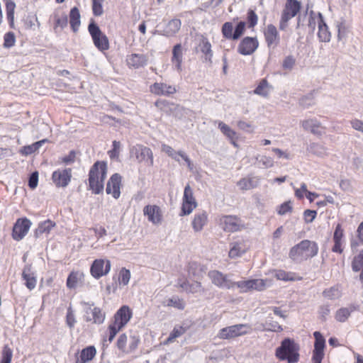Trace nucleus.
<instances>
[{
  "mask_svg": "<svg viewBox=\"0 0 363 363\" xmlns=\"http://www.w3.org/2000/svg\"><path fill=\"white\" fill-rule=\"evenodd\" d=\"M258 23V16L255 11L251 9L247 12V23L242 21H239L234 28L233 23L230 21L225 22L221 27V33L223 37L229 40H238L245 33L246 27L254 29Z\"/></svg>",
  "mask_w": 363,
  "mask_h": 363,
  "instance_id": "obj_1",
  "label": "nucleus"
},
{
  "mask_svg": "<svg viewBox=\"0 0 363 363\" xmlns=\"http://www.w3.org/2000/svg\"><path fill=\"white\" fill-rule=\"evenodd\" d=\"M108 173L107 162L98 160L90 167L88 174L89 189L94 194L102 193Z\"/></svg>",
  "mask_w": 363,
  "mask_h": 363,
  "instance_id": "obj_2",
  "label": "nucleus"
},
{
  "mask_svg": "<svg viewBox=\"0 0 363 363\" xmlns=\"http://www.w3.org/2000/svg\"><path fill=\"white\" fill-rule=\"evenodd\" d=\"M318 245L315 241L303 240L290 249L289 256L295 262H303L317 255Z\"/></svg>",
  "mask_w": 363,
  "mask_h": 363,
  "instance_id": "obj_3",
  "label": "nucleus"
},
{
  "mask_svg": "<svg viewBox=\"0 0 363 363\" xmlns=\"http://www.w3.org/2000/svg\"><path fill=\"white\" fill-rule=\"evenodd\" d=\"M133 316L132 309L126 305L122 306L114 314L113 321L107 328L108 341L111 342L116 334L130 321Z\"/></svg>",
  "mask_w": 363,
  "mask_h": 363,
  "instance_id": "obj_4",
  "label": "nucleus"
},
{
  "mask_svg": "<svg viewBox=\"0 0 363 363\" xmlns=\"http://www.w3.org/2000/svg\"><path fill=\"white\" fill-rule=\"evenodd\" d=\"M299 346L294 340L286 338L280 347H277L275 355L281 361H286L288 363H296L299 360Z\"/></svg>",
  "mask_w": 363,
  "mask_h": 363,
  "instance_id": "obj_5",
  "label": "nucleus"
},
{
  "mask_svg": "<svg viewBox=\"0 0 363 363\" xmlns=\"http://www.w3.org/2000/svg\"><path fill=\"white\" fill-rule=\"evenodd\" d=\"M301 8V2L297 0H286L279 21V29L284 30L288 27V22L296 16Z\"/></svg>",
  "mask_w": 363,
  "mask_h": 363,
  "instance_id": "obj_6",
  "label": "nucleus"
},
{
  "mask_svg": "<svg viewBox=\"0 0 363 363\" xmlns=\"http://www.w3.org/2000/svg\"><path fill=\"white\" fill-rule=\"evenodd\" d=\"M88 30L95 47L101 52H105L110 48L108 37L102 33L96 23L92 21L88 26Z\"/></svg>",
  "mask_w": 363,
  "mask_h": 363,
  "instance_id": "obj_7",
  "label": "nucleus"
},
{
  "mask_svg": "<svg viewBox=\"0 0 363 363\" xmlns=\"http://www.w3.org/2000/svg\"><path fill=\"white\" fill-rule=\"evenodd\" d=\"M251 331V326L248 324H236L220 329L218 336L220 339L230 340L245 335Z\"/></svg>",
  "mask_w": 363,
  "mask_h": 363,
  "instance_id": "obj_8",
  "label": "nucleus"
},
{
  "mask_svg": "<svg viewBox=\"0 0 363 363\" xmlns=\"http://www.w3.org/2000/svg\"><path fill=\"white\" fill-rule=\"evenodd\" d=\"M315 24H318V37L319 40L322 42H329L331 34L324 21L323 15L320 13L315 14L312 12L309 17L308 26L314 29Z\"/></svg>",
  "mask_w": 363,
  "mask_h": 363,
  "instance_id": "obj_9",
  "label": "nucleus"
},
{
  "mask_svg": "<svg viewBox=\"0 0 363 363\" xmlns=\"http://www.w3.org/2000/svg\"><path fill=\"white\" fill-rule=\"evenodd\" d=\"M270 283L268 279H255L235 282V286L240 289L241 293H246L250 291H263Z\"/></svg>",
  "mask_w": 363,
  "mask_h": 363,
  "instance_id": "obj_10",
  "label": "nucleus"
},
{
  "mask_svg": "<svg viewBox=\"0 0 363 363\" xmlns=\"http://www.w3.org/2000/svg\"><path fill=\"white\" fill-rule=\"evenodd\" d=\"M219 225L225 232L235 233L244 228L241 219L236 216H222L219 218Z\"/></svg>",
  "mask_w": 363,
  "mask_h": 363,
  "instance_id": "obj_11",
  "label": "nucleus"
},
{
  "mask_svg": "<svg viewBox=\"0 0 363 363\" xmlns=\"http://www.w3.org/2000/svg\"><path fill=\"white\" fill-rule=\"evenodd\" d=\"M197 206L196 200L189 184H187L184 191L182 198L181 216L189 215Z\"/></svg>",
  "mask_w": 363,
  "mask_h": 363,
  "instance_id": "obj_12",
  "label": "nucleus"
},
{
  "mask_svg": "<svg viewBox=\"0 0 363 363\" xmlns=\"http://www.w3.org/2000/svg\"><path fill=\"white\" fill-rule=\"evenodd\" d=\"M31 221L27 218H18L13 225L11 236L14 240H21L28 233Z\"/></svg>",
  "mask_w": 363,
  "mask_h": 363,
  "instance_id": "obj_13",
  "label": "nucleus"
},
{
  "mask_svg": "<svg viewBox=\"0 0 363 363\" xmlns=\"http://www.w3.org/2000/svg\"><path fill=\"white\" fill-rule=\"evenodd\" d=\"M131 152L135 155L138 162L145 163L150 167L153 165L154 157L150 147L138 145L132 148Z\"/></svg>",
  "mask_w": 363,
  "mask_h": 363,
  "instance_id": "obj_14",
  "label": "nucleus"
},
{
  "mask_svg": "<svg viewBox=\"0 0 363 363\" xmlns=\"http://www.w3.org/2000/svg\"><path fill=\"white\" fill-rule=\"evenodd\" d=\"M259 45V43L256 36H246L240 41L237 51L242 55H251L257 50Z\"/></svg>",
  "mask_w": 363,
  "mask_h": 363,
  "instance_id": "obj_15",
  "label": "nucleus"
},
{
  "mask_svg": "<svg viewBox=\"0 0 363 363\" xmlns=\"http://www.w3.org/2000/svg\"><path fill=\"white\" fill-rule=\"evenodd\" d=\"M111 262L108 259H96L91 265L90 273L94 278L98 279L107 275L111 271Z\"/></svg>",
  "mask_w": 363,
  "mask_h": 363,
  "instance_id": "obj_16",
  "label": "nucleus"
},
{
  "mask_svg": "<svg viewBox=\"0 0 363 363\" xmlns=\"http://www.w3.org/2000/svg\"><path fill=\"white\" fill-rule=\"evenodd\" d=\"M315 338L314 349L313 350L312 361L313 363H321L324 357V350L325 347V340L318 331L313 333Z\"/></svg>",
  "mask_w": 363,
  "mask_h": 363,
  "instance_id": "obj_17",
  "label": "nucleus"
},
{
  "mask_svg": "<svg viewBox=\"0 0 363 363\" xmlns=\"http://www.w3.org/2000/svg\"><path fill=\"white\" fill-rule=\"evenodd\" d=\"M122 188V177L118 173H114L108 179L106 183V192L111 195L115 199L121 196V189Z\"/></svg>",
  "mask_w": 363,
  "mask_h": 363,
  "instance_id": "obj_18",
  "label": "nucleus"
},
{
  "mask_svg": "<svg viewBox=\"0 0 363 363\" xmlns=\"http://www.w3.org/2000/svg\"><path fill=\"white\" fill-rule=\"evenodd\" d=\"M72 177V169L65 168L57 169L52 174V182L57 187H66L71 182Z\"/></svg>",
  "mask_w": 363,
  "mask_h": 363,
  "instance_id": "obj_19",
  "label": "nucleus"
},
{
  "mask_svg": "<svg viewBox=\"0 0 363 363\" xmlns=\"http://www.w3.org/2000/svg\"><path fill=\"white\" fill-rule=\"evenodd\" d=\"M208 277L212 284L219 288L231 289L235 286V282L230 281L226 274L218 270H211L208 273Z\"/></svg>",
  "mask_w": 363,
  "mask_h": 363,
  "instance_id": "obj_20",
  "label": "nucleus"
},
{
  "mask_svg": "<svg viewBox=\"0 0 363 363\" xmlns=\"http://www.w3.org/2000/svg\"><path fill=\"white\" fill-rule=\"evenodd\" d=\"M265 43L268 48H274L280 43V35L277 27L272 23L268 24L262 30Z\"/></svg>",
  "mask_w": 363,
  "mask_h": 363,
  "instance_id": "obj_21",
  "label": "nucleus"
},
{
  "mask_svg": "<svg viewBox=\"0 0 363 363\" xmlns=\"http://www.w3.org/2000/svg\"><path fill=\"white\" fill-rule=\"evenodd\" d=\"M143 214L154 225L160 224L163 220L162 211L157 205H146L143 208Z\"/></svg>",
  "mask_w": 363,
  "mask_h": 363,
  "instance_id": "obj_22",
  "label": "nucleus"
},
{
  "mask_svg": "<svg viewBox=\"0 0 363 363\" xmlns=\"http://www.w3.org/2000/svg\"><path fill=\"white\" fill-rule=\"evenodd\" d=\"M150 91L157 96H169L177 91L175 86L164 82H155L150 86Z\"/></svg>",
  "mask_w": 363,
  "mask_h": 363,
  "instance_id": "obj_23",
  "label": "nucleus"
},
{
  "mask_svg": "<svg viewBox=\"0 0 363 363\" xmlns=\"http://www.w3.org/2000/svg\"><path fill=\"white\" fill-rule=\"evenodd\" d=\"M344 229L340 223L337 224L333 233V246L331 248L333 252L342 254L344 251Z\"/></svg>",
  "mask_w": 363,
  "mask_h": 363,
  "instance_id": "obj_24",
  "label": "nucleus"
},
{
  "mask_svg": "<svg viewBox=\"0 0 363 363\" xmlns=\"http://www.w3.org/2000/svg\"><path fill=\"white\" fill-rule=\"evenodd\" d=\"M125 61L128 67L138 69L147 65L148 57L143 54L132 53L127 56Z\"/></svg>",
  "mask_w": 363,
  "mask_h": 363,
  "instance_id": "obj_25",
  "label": "nucleus"
},
{
  "mask_svg": "<svg viewBox=\"0 0 363 363\" xmlns=\"http://www.w3.org/2000/svg\"><path fill=\"white\" fill-rule=\"evenodd\" d=\"M21 277L28 289L31 291L35 288L37 284V278L35 273L32 270L30 265L28 264L23 267Z\"/></svg>",
  "mask_w": 363,
  "mask_h": 363,
  "instance_id": "obj_26",
  "label": "nucleus"
},
{
  "mask_svg": "<svg viewBox=\"0 0 363 363\" xmlns=\"http://www.w3.org/2000/svg\"><path fill=\"white\" fill-rule=\"evenodd\" d=\"M302 126L314 135H320L324 133L325 127L316 119H308L302 121Z\"/></svg>",
  "mask_w": 363,
  "mask_h": 363,
  "instance_id": "obj_27",
  "label": "nucleus"
},
{
  "mask_svg": "<svg viewBox=\"0 0 363 363\" xmlns=\"http://www.w3.org/2000/svg\"><path fill=\"white\" fill-rule=\"evenodd\" d=\"M84 274L80 271H72L67 277L66 286L69 289H74L84 281Z\"/></svg>",
  "mask_w": 363,
  "mask_h": 363,
  "instance_id": "obj_28",
  "label": "nucleus"
},
{
  "mask_svg": "<svg viewBox=\"0 0 363 363\" xmlns=\"http://www.w3.org/2000/svg\"><path fill=\"white\" fill-rule=\"evenodd\" d=\"M96 354L94 346H88L82 350L79 356L76 359V363H86L91 361Z\"/></svg>",
  "mask_w": 363,
  "mask_h": 363,
  "instance_id": "obj_29",
  "label": "nucleus"
},
{
  "mask_svg": "<svg viewBox=\"0 0 363 363\" xmlns=\"http://www.w3.org/2000/svg\"><path fill=\"white\" fill-rule=\"evenodd\" d=\"M274 277L278 280L284 281H300L302 279L301 277H299L295 272H286L283 269H274L273 271Z\"/></svg>",
  "mask_w": 363,
  "mask_h": 363,
  "instance_id": "obj_30",
  "label": "nucleus"
},
{
  "mask_svg": "<svg viewBox=\"0 0 363 363\" xmlns=\"http://www.w3.org/2000/svg\"><path fill=\"white\" fill-rule=\"evenodd\" d=\"M69 25L71 27V29L74 33H76L79 30V28L81 25V15L79 13V10L77 7L74 6L71 9L69 14Z\"/></svg>",
  "mask_w": 363,
  "mask_h": 363,
  "instance_id": "obj_31",
  "label": "nucleus"
},
{
  "mask_svg": "<svg viewBox=\"0 0 363 363\" xmlns=\"http://www.w3.org/2000/svg\"><path fill=\"white\" fill-rule=\"evenodd\" d=\"M247 250V247L245 246L243 242H235L231 244L228 252V257L231 259H235L241 257Z\"/></svg>",
  "mask_w": 363,
  "mask_h": 363,
  "instance_id": "obj_32",
  "label": "nucleus"
},
{
  "mask_svg": "<svg viewBox=\"0 0 363 363\" xmlns=\"http://www.w3.org/2000/svg\"><path fill=\"white\" fill-rule=\"evenodd\" d=\"M208 222V215L206 212L198 213L194 215L191 225L196 232L201 231Z\"/></svg>",
  "mask_w": 363,
  "mask_h": 363,
  "instance_id": "obj_33",
  "label": "nucleus"
},
{
  "mask_svg": "<svg viewBox=\"0 0 363 363\" xmlns=\"http://www.w3.org/2000/svg\"><path fill=\"white\" fill-rule=\"evenodd\" d=\"M54 26L53 28L55 31L60 28L64 29L68 23L67 15L64 11H55L53 14Z\"/></svg>",
  "mask_w": 363,
  "mask_h": 363,
  "instance_id": "obj_34",
  "label": "nucleus"
},
{
  "mask_svg": "<svg viewBox=\"0 0 363 363\" xmlns=\"http://www.w3.org/2000/svg\"><path fill=\"white\" fill-rule=\"evenodd\" d=\"M218 128L222 132V133L230 140L233 146L238 147V144L236 142L238 140V136L236 132L231 129L228 125H226L225 123L222 121H220L218 123Z\"/></svg>",
  "mask_w": 363,
  "mask_h": 363,
  "instance_id": "obj_35",
  "label": "nucleus"
},
{
  "mask_svg": "<svg viewBox=\"0 0 363 363\" xmlns=\"http://www.w3.org/2000/svg\"><path fill=\"white\" fill-rule=\"evenodd\" d=\"M201 52L203 54L205 60L211 62L213 57V51L211 44L207 38L203 37L199 43Z\"/></svg>",
  "mask_w": 363,
  "mask_h": 363,
  "instance_id": "obj_36",
  "label": "nucleus"
},
{
  "mask_svg": "<svg viewBox=\"0 0 363 363\" xmlns=\"http://www.w3.org/2000/svg\"><path fill=\"white\" fill-rule=\"evenodd\" d=\"M172 62L175 65L177 71H182V48L181 44H177L172 49Z\"/></svg>",
  "mask_w": 363,
  "mask_h": 363,
  "instance_id": "obj_37",
  "label": "nucleus"
},
{
  "mask_svg": "<svg viewBox=\"0 0 363 363\" xmlns=\"http://www.w3.org/2000/svg\"><path fill=\"white\" fill-rule=\"evenodd\" d=\"M90 313L91 314V318L86 317V320L87 322L91 321L95 324H101L104 321L105 313L100 308L94 307V308L90 309Z\"/></svg>",
  "mask_w": 363,
  "mask_h": 363,
  "instance_id": "obj_38",
  "label": "nucleus"
},
{
  "mask_svg": "<svg viewBox=\"0 0 363 363\" xmlns=\"http://www.w3.org/2000/svg\"><path fill=\"white\" fill-rule=\"evenodd\" d=\"M182 22L179 19H172L167 24L164 32L167 36H172L180 30Z\"/></svg>",
  "mask_w": 363,
  "mask_h": 363,
  "instance_id": "obj_39",
  "label": "nucleus"
},
{
  "mask_svg": "<svg viewBox=\"0 0 363 363\" xmlns=\"http://www.w3.org/2000/svg\"><path fill=\"white\" fill-rule=\"evenodd\" d=\"M47 142H48V140L47 139H43V140H39L38 142H35L30 145L23 146L21 149L20 153L23 155H31V154L35 152L43 145V144L47 143Z\"/></svg>",
  "mask_w": 363,
  "mask_h": 363,
  "instance_id": "obj_40",
  "label": "nucleus"
},
{
  "mask_svg": "<svg viewBox=\"0 0 363 363\" xmlns=\"http://www.w3.org/2000/svg\"><path fill=\"white\" fill-rule=\"evenodd\" d=\"M16 9V4L11 0L6 1V18L11 28H14V13Z\"/></svg>",
  "mask_w": 363,
  "mask_h": 363,
  "instance_id": "obj_41",
  "label": "nucleus"
},
{
  "mask_svg": "<svg viewBox=\"0 0 363 363\" xmlns=\"http://www.w3.org/2000/svg\"><path fill=\"white\" fill-rule=\"evenodd\" d=\"M269 88L267 80L266 79H262L254 90V93L255 94L267 97L269 91Z\"/></svg>",
  "mask_w": 363,
  "mask_h": 363,
  "instance_id": "obj_42",
  "label": "nucleus"
},
{
  "mask_svg": "<svg viewBox=\"0 0 363 363\" xmlns=\"http://www.w3.org/2000/svg\"><path fill=\"white\" fill-rule=\"evenodd\" d=\"M323 296L329 300H334L340 297L341 292L338 286H334L330 288L325 289L323 291Z\"/></svg>",
  "mask_w": 363,
  "mask_h": 363,
  "instance_id": "obj_43",
  "label": "nucleus"
},
{
  "mask_svg": "<svg viewBox=\"0 0 363 363\" xmlns=\"http://www.w3.org/2000/svg\"><path fill=\"white\" fill-rule=\"evenodd\" d=\"M55 226V223L50 219H48L39 223L38 228L36 229V233H49L52 228Z\"/></svg>",
  "mask_w": 363,
  "mask_h": 363,
  "instance_id": "obj_44",
  "label": "nucleus"
},
{
  "mask_svg": "<svg viewBox=\"0 0 363 363\" xmlns=\"http://www.w3.org/2000/svg\"><path fill=\"white\" fill-rule=\"evenodd\" d=\"M352 311V309L348 308H341L336 311L335 318L338 322H345L350 316Z\"/></svg>",
  "mask_w": 363,
  "mask_h": 363,
  "instance_id": "obj_45",
  "label": "nucleus"
},
{
  "mask_svg": "<svg viewBox=\"0 0 363 363\" xmlns=\"http://www.w3.org/2000/svg\"><path fill=\"white\" fill-rule=\"evenodd\" d=\"M351 266L354 272H359L363 269V250L354 257Z\"/></svg>",
  "mask_w": 363,
  "mask_h": 363,
  "instance_id": "obj_46",
  "label": "nucleus"
},
{
  "mask_svg": "<svg viewBox=\"0 0 363 363\" xmlns=\"http://www.w3.org/2000/svg\"><path fill=\"white\" fill-rule=\"evenodd\" d=\"M186 331V328L183 326H176L174 328L171 333L169 334V336L168 337L167 342H173L177 337H180L183 334H184Z\"/></svg>",
  "mask_w": 363,
  "mask_h": 363,
  "instance_id": "obj_47",
  "label": "nucleus"
},
{
  "mask_svg": "<svg viewBox=\"0 0 363 363\" xmlns=\"http://www.w3.org/2000/svg\"><path fill=\"white\" fill-rule=\"evenodd\" d=\"M104 0H91V9L95 16H100L104 13L103 3Z\"/></svg>",
  "mask_w": 363,
  "mask_h": 363,
  "instance_id": "obj_48",
  "label": "nucleus"
},
{
  "mask_svg": "<svg viewBox=\"0 0 363 363\" xmlns=\"http://www.w3.org/2000/svg\"><path fill=\"white\" fill-rule=\"evenodd\" d=\"M238 186L241 190H248L256 186L252 178H243L238 182Z\"/></svg>",
  "mask_w": 363,
  "mask_h": 363,
  "instance_id": "obj_49",
  "label": "nucleus"
},
{
  "mask_svg": "<svg viewBox=\"0 0 363 363\" xmlns=\"http://www.w3.org/2000/svg\"><path fill=\"white\" fill-rule=\"evenodd\" d=\"M130 279V272L129 269L122 268L118 274V282L120 284L125 286L128 284Z\"/></svg>",
  "mask_w": 363,
  "mask_h": 363,
  "instance_id": "obj_50",
  "label": "nucleus"
},
{
  "mask_svg": "<svg viewBox=\"0 0 363 363\" xmlns=\"http://www.w3.org/2000/svg\"><path fill=\"white\" fill-rule=\"evenodd\" d=\"M12 357V350L8 345H4L1 352V359L0 363H11Z\"/></svg>",
  "mask_w": 363,
  "mask_h": 363,
  "instance_id": "obj_51",
  "label": "nucleus"
},
{
  "mask_svg": "<svg viewBox=\"0 0 363 363\" xmlns=\"http://www.w3.org/2000/svg\"><path fill=\"white\" fill-rule=\"evenodd\" d=\"M16 36L13 32H7L4 35V47L10 48L15 45Z\"/></svg>",
  "mask_w": 363,
  "mask_h": 363,
  "instance_id": "obj_52",
  "label": "nucleus"
},
{
  "mask_svg": "<svg viewBox=\"0 0 363 363\" xmlns=\"http://www.w3.org/2000/svg\"><path fill=\"white\" fill-rule=\"evenodd\" d=\"M293 210L291 201H285L277 207V213L280 216L291 213Z\"/></svg>",
  "mask_w": 363,
  "mask_h": 363,
  "instance_id": "obj_53",
  "label": "nucleus"
},
{
  "mask_svg": "<svg viewBox=\"0 0 363 363\" xmlns=\"http://www.w3.org/2000/svg\"><path fill=\"white\" fill-rule=\"evenodd\" d=\"M167 306H172V307L176 308L179 310H183L185 307V303L183 301V299H182V298H179L178 297H176V298L174 297V298H169L167 301Z\"/></svg>",
  "mask_w": 363,
  "mask_h": 363,
  "instance_id": "obj_54",
  "label": "nucleus"
},
{
  "mask_svg": "<svg viewBox=\"0 0 363 363\" xmlns=\"http://www.w3.org/2000/svg\"><path fill=\"white\" fill-rule=\"evenodd\" d=\"M113 148L108 151V155L111 159L118 158L120 153L121 143L114 140L112 144Z\"/></svg>",
  "mask_w": 363,
  "mask_h": 363,
  "instance_id": "obj_55",
  "label": "nucleus"
},
{
  "mask_svg": "<svg viewBox=\"0 0 363 363\" xmlns=\"http://www.w3.org/2000/svg\"><path fill=\"white\" fill-rule=\"evenodd\" d=\"M296 63V59L292 55H289L284 58L282 63L284 69L291 70Z\"/></svg>",
  "mask_w": 363,
  "mask_h": 363,
  "instance_id": "obj_56",
  "label": "nucleus"
},
{
  "mask_svg": "<svg viewBox=\"0 0 363 363\" xmlns=\"http://www.w3.org/2000/svg\"><path fill=\"white\" fill-rule=\"evenodd\" d=\"M162 150L172 158L179 161V159L177 158L178 152H176L171 146L164 144L162 145Z\"/></svg>",
  "mask_w": 363,
  "mask_h": 363,
  "instance_id": "obj_57",
  "label": "nucleus"
},
{
  "mask_svg": "<svg viewBox=\"0 0 363 363\" xmlns=\"http://www.w3.org/2000/svg\"><path fill=\"white\" fill-rule=\"evenodd\" d=\"M38 182V172L37 171L33 172L29 177L28 186L31 189H34L37 187Z\"/></svg>",
  "mask_w": 363,
  "mask_h": 363,
  "instance_id": "obj_58",
  "label": "nucleus"
},
{
  "mask_svg": "<svg viewBox=\"0 0 363 363\" xmlns=\"http://www.w3.org/2000/svg\"><path fill=\"white\" fill-rule=\"evenodd\" d=\"M172 104V103H170L165 99H158L155 102V106L160 110L163 111H165L167 108H169V106Z\"/></svg>",
  "mask_w": 363,
  "mask_h": 363,
  "instance_id": "obj_59",
  "label": "nucleus"
},
{
  "mask_svg": "<svg viewBox=\"0 0 363 363\" xmlns=\"http://www.w3.org/2000/svg\"><path fill=\"white\" fill-rule=\"evenodd\" d=\"M317 212L313 210L307 209L303 213L305 222L308 223H311L316 217Z\"/></svg>",
  "mask_w": 363,
  "mask_h": 363,
  "instance_id": "obj_60",
  "label": "nucleus"
},
{
  "mask_svg": "<svg viewBox=\"0 0 363 363\" xmlns=\"http://www.w3.org/2000/svg\"><path fill=\"white\" fill-rule=\"evenodd\" d=\"M201 290H203L202 289L201 283L199 281H194V282L190 284L186 292L194 294V293H197Z\"/></svg>",
  "mask_w": 363,
  "mask_h": 363,
  "instance_id": "obj_61",
  "label": "nucleus"
},
{
  "mask_svg": "<svg viewBox=\"0 0 363 363\" xmlns=\"http://www.w3.org/2000/svg\"><path fill=\"white\" fill-rule=\"evenodd\" d=\"M127 340H128L127 335L125 333L121 334L119 336V337L117 340V347L120 350H121L123 352L125 351L126 344H127Z\"/></svg>",
  "mask_w": 363,
  "mask_h": 363,
  "instance_id": "obj_62",
  "label": "nucleus"
},
{
  "mask_svg": "<svg viewBox=\"0 0 363 363\" xmlns=\"http://www.w3.org/2000/svg\"><path fill=\"white\" fill-rule=\"evenodd\" d=\"M66 323L70 328H72L76 323L74 313L71 308H69L67 310L66 315Z\"/></svg>",
  "mask_w": 363,
  "mask_h": 363,
  "instance_id": "obj_63",
  "label": "nucleus"
},
{
  "mask_svg": "<svg viewBox=\"0 0 363 363\" xmlns=\"http://www.w3.org/2000/svg\"><path fill=\"white\" fill-rule=\"evenodd\" d=\"M76 154L74 150H72L69 152V154L65 157H63L61 160L62 162L65 164H71L73 163L75 160Z\"/></svg>",
  "mask_w": 363,
  "mask_h": 363,
  "instance_id": "obj_64",
  "label": "nucleus"
}]
</instances>
